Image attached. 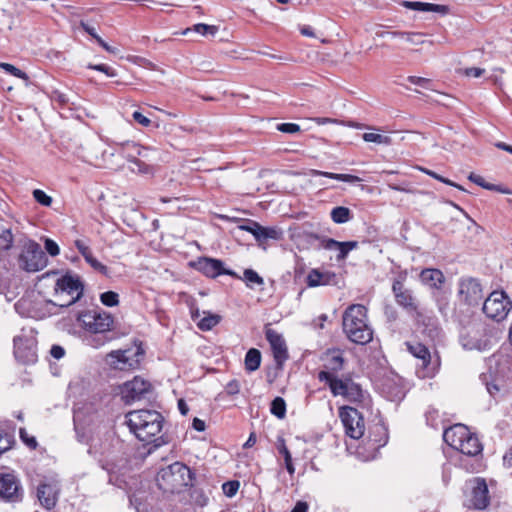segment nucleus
I'll list each match as a JSON object with an SVG mask.
<instances>
[{"instance_id":"5701e85b","label":"nucleus","mask_w":512,"mask_h":512,"mask_svg":"<svg viewBox=\"0 0 512 512\" xmlns=\"http://www.w3.org/2000/svg\"><path fill=\"white\" fill-rule=\"evenodd\" d=\"M115 151L131 163L138 156H145L144 152L146 149L133 141H127L125 143H118Z\"/></svg>"},{"instance_id":"58836bf2","label":"nucleus","mask_w":512,"mask_h":512,"mask_svg":"<svg viewBox=\"0 0 512 512\" xmlns=\"http://www.w3.org/2000/svg\"><path fill=\"white\" fill-rule=\"evenodd\" d=\"M244 280L246 281V284L248 287L253 288L255 285H263L264 280L262 277L259 276V274L252 270V269H246L244 271Z\"/></svg>"},{"instance_id":"cd10ccee","label":"nucleus","mask_w":512,"mask_h":512,"mask_svg":"<svg viewBox=\"0 0 512 512\" xmlns=\"http://www.w3.org/2000/svg\"><path fill=\"white\" fill-rule=\"evenodd\" d=\"M309 175L312 177L323 176V177H327L330 179L339 180V181L348 182V183H357V182L361 181V178L358 176H355V175L324 172V171L315 170V169L310 170Z\"/></svg>"},{"instance_id":"a18cd8bd","label":"nucleus","mask_w":512,"mask_h":512,"mask_svg":"<svg viewBox=\"0 0 512 512\" xmlns=\"http://www.w3.org/2000/svg\"><path fill=\"white\" fill-rule=\"evenodd\" d=\"M283 233L276 227H264V242L268 239L280 240Z\"/></svg>"},{"instance_id":"7ed1b4c3","label":"nucleus","mask_w":512,"mask_h":512,"mask_svg":"<svg viewBox=\"0 0 512 512\" xmlns=\"http://www.w3.org/2000/svg\"><path fill=\"white\" fill-rule=\"evenodd\" d=\"M78 321L85 330L95 335L88 339L92 347L98 348L109 341L105 333L110 331L113 325V317L110 313L93 309L80 313Z\"/></svg>"},{"instance_id":"09e8293b","label":"nucleus","mask_w":512,"mask_h":512,"mask_svg":"<svg viewBox=\"0 0 512 512\" xmlns=\"http://www.w3.org/2000/svg\"><path fill=\"white\" fill-rule=\"evenodd\" d=\"M51 99H52L53 102H56V103H58L61 106L67 105L69 103V101H70L68 96L65 93H63V92H61L59 90L52 91Z\"/></svg>"},{"instance_id":"39448f33","label":"nucleus","mask_w":512,"mask_h":512,"mask_svg":"<svg viewBox=\"0 0 512 512\" xmlns=\"http://www.w3.org/2000/svg\"><path fill=\"white\" fill-rule=\"evenodd\" d=\"M192 472L185 464L174 462L159 470L156 481L160 489L174 492L192 483Z\"/></svg>"},{"instance_id":"6ab92c4d","label":"nucleus","mask_w":512,"mask_h":512,"mask_svg":"<svg viewBox=\"0 0 512 512\" xmlns=\"http://www.w3.org/2000/svg\"><path fill=\"white\" fill-rule=\"evenodd\" d=\"M318 379L320 381L326 382L329 385L333 396H342L343 398L345 397L348 386L352 381L350 378H338L334 376L330 371H320L318 374Z\"/></svg>"},{"instance_id":"20e7f679","label":"nucleus","mask_w":512,"mask_h":512,"mask_svg":"<svg viewBox=\"0 0 512 512\" xmlns=\"http://www.w3.org/2000/svg\"><path fill=\"white\" fill-rule=\"evenodd\" d=\"M443 439L449 446L467 456H477L483 450L479 439L463 424H456L446 429Z\"/></svg>"},{"instance_id":"a19ab883","label":"nucleus","mask_w":512,"mask_h":512,"mask_svg":"<svg viewBox=\"0 0 512 512\" xmlns=\"http://www.w3.org/2000/svg\"><path fill=\"white\" fill-rule=\"evenodd\" d=\"M100 300L103 305L114 307L119 303V295L113 291H107L100 295Z\"/></svg>"},{"instance_id":"774afa93","label":"nucleus","mask_w":512,"mask_h":512,"mask_svg":"<svg viewBox=\"0 0 512 512\" xmlns=\"http://www.w3.org/2000/svg\"><path fill=\"white\" fill-rule=\"evenodd\" d=\"M307 510L308 504L306 502L299 501L296 503L291 512H307Z\"/></svg>"},{"instance_id":"4be33fe9","label":"nucleus","mask_w":512,"mask_h":512,"mask_svg":"<svg viewBox=\"0 0 512 512\" xmlns=\"http://www.w3.org/2000/svg\"><path fill=\"white\" fill-rule=\"evenodd\" d=\"M401 5L407 9L421 12H434L441 15L449 13V7L446 5L418 2V1H402Z\"/></svg>"},{"instance_id":"13d9d810","label":"nucleus","mask_w":512,"mask_h":512,"mask_svg":"<svg viewBox=\"0 0 512 512\" xmlns=\"http://www.w3.org/2000/svg\"><path fill=\"white\" fill-rule=\"evenodd\" d=\"M254 227L252 231V235L258 242H264V227L261 226L258 222L257 224H251Z\"/></svg>"},{"instance_id":"393cba45","label":"nucleus","mask_w":512,"mask_h":512,"mask_svg":"<svg viewBox=\"0 0 512 512\" xmlns=\"http://www.w3.org/2000/svg\"><path fill=\"white\" fill-rule=\"evenodd\" d=\"M423 283L433 288H440L444 283V275L438 269H424L420 274Z\"/></svg>"},{"instance_id":"f8f14e48","label":"nucleus","mask_w":512,"mask_h":512,"mask_svg":"<svg viewBox=\"0 0 512 512\" xmlns=\"http://www.w3.org/2000/svg\"><path fill=\"white\" fill-rule=\"evenodd\" d=\"M143 355L141 348L111 351L106 356L107 364L113 369L129 370L139 365Z\"/></svg>"},{"instance_id":"b1692460","label":"nucleus","mask_w":512,"mask_h":512,"mask_svg":"<svg viewBox=\"0 0 512 512\" xmlns=\"http://www.w3.org/2000/svg\"><path fill=\"white\" fill-rule=\"evenodd\" d=\"M335 274L329 271L322 272L319 269L309 271L306 282L308 287L330 285L334 282Z\"/></svg>"},{"instance_id":"2eb2a0df","label":"nucleus","mask_w":512,"mask_h":512,"mask_svg":"<svg viewBox=\"0 0 512 512\" xmlns=\"http://www.w3.org/2000/svg\"><path fill=\"white\" fill-rule=\"evenodd\" d=\"M340 418L349 437L359 439L364 435V419L357 409L343 407L340 410Z\"/></svg>"},{"instance_id":"de8ad7c7","label":"nucleus","mask_w":512,"mask_h":512,"mask_svg":"<svg viewBox=\"0 0 512 512\" xmlns=\"http://www.w3.org/2000/svg\"><path fill=\"white\" fill-rule=\"evenodd\" d=\"M14 443V439L9 434L0 433V455L9 450Z\"/></svg>"},{"instance_id":"f704fd0d","label":"nucleus","mask_w":512,"mask_h":512,"mask_svg":"<svg viewBox=\"0 0 512 512\" xmlns=\"http://www.w3.org/2000/svg\"><path fill=\"white\" fill-rule=\"evenodd\" d=\"M364 397L365 394L360 385L351 381V384H349L347 393L344 398L350 402H362Z\"/></svg>"},{"instance_id":"f257e3e1","label":"nucleus","mask_w":512,"mask_h":512,"mask_svg":"<svg viewBox=\"0 0 512 512\" xmlns=\"http://www.w3.org/2000/svg\"><path fill=\"white\" fill-rule=\"evenodd\" d=\"M164 418L155 410H135L126 414V423L130 431L142 442L155 443V447L164 442L160 436Z\"/></svg>"},{"instance_id":"3c124183","label":"nucleus","mask_w":512,"mask_h":512,"mask_svg":"<svg viewBox=\"0 0 512 512\" xmlns=\"http://www.w3.org/2000/svg\"><path fill=\"white\" fill-rule=\"evenodd\" d=\"M19 435L21 440L31 449H35L37 446V441L33 436H29L27 431L24 428H21L19 431Z\"/></svg>"},{"instance_id":"e2e57ef3","label":"nucleus","mask_w":512,"mask_h":512,"mask_svg":"<svg viewBox=\"0 0 512 512\" xmlns=\"http://www.w3.org/2000/svg\"><path fill=\"white\" fill-rule=\"evenodd\" d=\"M75 246L83 257L91 252L90 248L82 240H76Z\"/></svg>"},{"instance_id":"6e6d98bb","label":"nucleus","mask_w":512,"mask_h":512,"mask_svg":"<svg viewBox=\"0 0 512 512\" xmlns=\"http://www.w3.org/2000/svg\"><path fill=\"white\" fill-rule=\"evenodd\" d=\"M407 81H409L411 84H414V85H417V86H420L423 88H428V86L430 84L429 79L423 78V77H418V76H409L407 78Z\"/></svg>"},{"instance_id":"bb28decb","label":"nucleus","mask_w":512,"mask_h":512,"mask_svg":"<svg viewBox=\"0 0 512 512\" xmlns=\"http://www.w3.org/2000/svg\"><path fill=\"white\" fill-rule=\"evenodd\" d=\"M344 358L342 353L338 350L328 351L325 356V367L332 371L337 372L343 368Z\"/></svg>"},{"instance_id":"79ce46f5","label":"nucleus","mask_w":512,"mask_h":512,"mask_svg":"<svg viewBox=\"0 0 512 512\" xmlns=\"http://www.w3.org/2000/svg\"><path fill=\"white\" fill-rule=\"evenodd\" d=\"M32 194L35 201L38 202L39 204L45 207L51 206L52 198L49 195H47L43 190L35 189Z\"/></svg>"},{"instance_id":"a878e982","label":"nucleus","mask_w":512,"mask_h":512,"mask_svg":"<svg viewBox=\"0 0 512 512\" xmlns=\"http://www.w3.org/2000/svg\"><path fill=\"white\" fill-rule=\"evenodd\" d=\"M37 496L42 506L46 509L52 508L56 503L53 488L47 484L39 485L37 489Z\"/></svg>"},{"instance_id":"338daca9","label":"nucleus","mask_w":512,"mask_h":512,"mask_svg":"<svg viewBox=\"0 0 512 512\" xmlns=\"http://www.w3.org/2000/svg\"><path fill=\"white\" fill-rule=\"evenodd\" d=\"M192 426L196 431H199V432L204 431L205 427H206L205 422L199 418L193 419Z\"/></svg>"},{"instance_id":"aec40b11","label":"nucleus","mask_w":512,"mask_h":512,"mask_svg":"<svg viewBox=\"0 0 512 512\" xmlns=\"http://www.w3.org/2000/svg\"><path fill=\"white\" fill-rule=\"evenodd\" d=\"M197 269L202 272L204 275L215 278L219 275H234V273L230 270H226L223 267V262L218 259L213 258H201L196 263Z\"/></svg>"},{"instance_id":"f3484780","label":"nucleus","mask_w":512,"mask_h":512,"mask_svg":"<svg viewBox=\"0 0 512 512\" xmlns=\"http://www.w3.org/2000/svg\"><path fill=\"white\" fill-rule=\"evenodd\" d=\"M266 339L271 346L277 365L281 367L288 358V351L284 338L277 331L268 329L266 331Z\"/></svg>"},{"instance_id":"4c0bfd02","label":"nucleus","mask_w":512,"mask_h":512,"mask_svg":"<svg viewBox=\"0 0 512 512\" xmlns=\"http://www.w3.org/2000/svg\"><path fill=\"white\" fill-rule=\"evenodd\" d=\"M191 30H193L201 35L210 34V35L214 36L218 32V27L214 26V25H207L204 23H199V24H195L193 26V28H187L186 30L183 31L182 34L186 35Z\"/></svg>"},{"instance_id":"72a5a7b5","label":"nucleus","mask_w":512,"mask_h":512,"mask_svg":"<svg viewBox=\"0 0 512 512\" xmlns=\"http://www.w3.org/2000/svg\"><path fill=\"white\" fill-rule=\"evenodd\" d=\"M331 219L337 224H343L351 220V211L347 207L338 206L332 209Z\"/></svg>"},{"instance_id":"49530a36","label":"nucleus","mask_w":512,"mask_h":512,"mask_svg":"<svg viewBox=\"0 0 512 512\" xmlns=\"http://www.w3.org/2000/svg\"><path fill=\"white\" fill-rule=\"evenodd\" d=\"M238 481H228L222 485L223 492L228 497H233L239 489Z\"/></svg>"},{"instance_id":"dca6fc26","label":"nucleus","mask_w":512,"mask_h":512,"mask_svg":"<svg viewBox=\"0 0 512 512\" xmlns=\"http://www.w3.org/2000/svg\"><path fill=\"white\" fill-rule=\"evenodd\" d=\"M22 499V488L18 478L12 473H0V500L19 502Z\"/></svg>"},{"instance_id":"c756f323","label":"nucleus","mask_w":512,"mask_h":512,"mask_svg":"<svg viewBox=\"0 0 512 512\" xmlns=\"http://www.w3.org/2000/svg\"><path fill=\"white\" fill-rule=\"evenodd\" d=\"M261 364V353L258 349L251 348L245 355V369L248 372L256 371Z\"/></svg>"},{"instance_id":"9b49d317","label":"nucleus","mask_w":512,"mask_h":512,"mask_svg":"<svg viewBox=\"0 0 512 512\" xmlns=\"http://www.w3.org/2000/svg\"><path fill=\"white\" fill-rule=\"evenodd\" d=\"M457 299L467 307H477L483 299V289L478 279L462 277L457 284Z\"/></svg>"},{"instance_id":"864d4df0","label":"nucleus","mask_w":512,"mask_h":512,"mask_svg":"<svg viewBox=\"0 0 512 512\" xmlns=\"http://www.w3.org/2000/svg\"><path fill=\"white\" fill-rule=\"evenodd\" d=\"M277 129L283 133L293 134L300 131V126L294 123H281Z\"/></svg>"},{"instance_id":"603ef678","label":"nucleus","mask_w":512,"mask_h":512,"mask_svg":"<svg viewBox=\"0 0 512 512\" xmlns=\"http://www.w3.org/2000/svg\"><path fill=\"white\" fill-rule=\"evenodd\" d=\"M240 392V383L238 380L233 379L225 386V393L230 396L237 395Z\"/></svg>"},{"instance_id":"e433bc0d","label":"nucleus","mask_w":512,"mask_h":512,"mask_svg":"<svg viewBox=\"0 0 512 512\" xmlns=\"http://www.w3.org/2000/svg\"><path fill=\"white\" fill-rule=\"evenodd\" d=\"M362 138L365 142H372L379 145H390L392 143V139L390 136L376 132L364 133Z\"/></svg>"},{"instance_id":"bf43d9fd","label":"nucleus","mask_w":512,"mask_h":512,"mask_svg":"<svg viewBox=\"0 0 512 512\" xmlns=\"http://www.w3.org/2000/svg\"><path fill=\"white\" fill-rule=\"evenodd\" d=\"M94 270L98 271L99 273L103 275L108 274V268L104 264H102L100 261H98L96 258L89 264Z\"/></svg>"},{"instance_id":"5fc2aeb1","label":"nucleus","mask_w":512,"mask_h":512,"mask_svg":"<svg viewBox=\"0 0 512 512\" xmlns=\"http://www.w3.org/2000/svg\"><path fill=\"white\" fill-rule=\"evenodd\" d=\"M132 118L135 122H137L138 124H140L143 127H148L151 124L150 119L148 117H146L145 115H143L139 111H134L132 113Z\"/></svg>"},{"instance_id":"8fccbe9b","label":"nucleus","mask_w":512,"mask_h":512,"mask_svg":"<svg viewBox=\"0 0 512 512\" xmlns=\"http://www.w3.org/2000/svg\"><path fill=\"white\" fill-rule=\"evenodd\" d=\"M44 245H45V250L49 255H51L52 257L59 255L60 249H59L58 244L54 240H52L50 238H46Z\"/></svg>"},{"instance_id":"473e14b6","label":"nucleus","mask_w":512,"mask_h":512,"mask_svg":"<svg viewBox=\"0 0 512 512\" xmlns=\"http://www.w3.org/2000/svg\"><path fill=\"white\" fill-rule=\"evenodd\" d=\"M14 236L10 228L0 226V253L12 248Z\"/></svg>"},{"instance_id":"2f4dec72","label":"nucleus","mask_w":512,"mask_h":512,"mask_svg":"<svg viewBox=\"0 0 512 512\" xmlns=\"http://www.w3.org/2000/svg\"><path fill=\"white\" fill-rule=\"evenodd\" d=\"M220 320L221 318L219 315L203 311V317L197 322V326L202 331H208L215 327Z\"/></svg>"},{"instance_id":"052dcab7","label":"nucleus","mask_w":512,"mask_h":512,"mask_svg":"<svg viewBox=\"0 0 512 512\" xmlns=\"http://www.w3.org/2000/svg\"><path fill=\"white\" fill-rule=\"evenodd\" d=\"M50 354L53 358L59 360L65 355V350L59 345H53L50 350Z\"/></svg>"},{"instance_id":"f03ea898","label":"nucleus","mask_w":512,"mask_h":512,"mask_svg":"<svg viewBox=\"0 0 512 512\" xmlns=\"http://www.w3.org/2000/svg\"><path fill=\"white\" fill-rule=\"evenodd\" d=\"M342 325L346 337L355 344L365 345L373 339L367 309L361 304H352L345 310Z\"/></svg>"},{"instance_id":"ea45409f","label":"nucleus","mask_w":512,"mask_h":512,"mask_svg":"<svg viewBox=\"0 0 512 512\" xmlns=\"http://www.w3.org/2000/svg\"><path fill=\"white\" fill-rule=\"evenodd\" d=\"M271 413L278 418H283L286 413V403L283 398L276 397L271 403Z\"/></svg>"},{"instance_id":"4d7b16f0","label":"nucleus","mask_w":512,"mask_h":512,"mask_svg":"<svg viewBox=\"0 0 512 512\" xmlns=\"http://www.w3.org/2000/svg\"><path fill=\"white\" fill-rule=\"evenodd\" d=\"M277 448L279 453L283 455L285 462L292 459L291 454L283 438H279Z\"/></svg>"},{"instance_id":"c9c22d12","label":"nucleus","mask_w":512,"mask_h":512,"mask_svg":"<svg viewBox=\"0 0 512 512\" xmlns=\"http://www.w3.org/2000/svg\"><path fill=\"white\" fill-rule=\"evenodd\" d=\"M130 171L139 175L151 176L154 168L151 165L139 160L138 158L131 162Z\"/></svg>"},{"instance_id":"0e129e2a","label":"nucleus","mask_w":512,"mask_h":512,"mask_svg":"<svg viewBox=\"0 0 512 512\" xmlns=\"http://www.w3.org/2000/svg\"><path fill=\"white\" fill-rule=\"evenodd\" d=\"M97 42L107 52L112 53V54H117L118 53V49L117 48L108 45L101 37H97Z\"/></svg>"},{"instance_id":"412c9836","label":"nucleus","mask_w":512,"mask_h":512,"mask_svg":"<svg viewBox=\"0 0 512 512\" xmlns=\"http://www.w3.org/2000/svg\"><path fill=\"white\" fill-rule=\"evenodd\" d=\"M392 290L395 295L396 302L400 306L409 310H416L417 306L412 292L405 289L401 281L395 280L393 282Z\"/></svg>"},{"instance_id":"69168bd1","label":"nucleus","mask_w":512,"mask_h":512,"mask_svg":"<svg viewBox=\"0 0 512 512\" xmlns=\"http://www.w3.org/2000/svg\"><path fill=\"white\" fill-rule=\"evenodd\" d=\"M81 26L82 28L89 34L91 35L96 41H97V37H100L97 33H96V30L94 27L90 26L89 24L85 23V22H81Z\"/></svg>"},{"instance_id":"1a4fd4ad","label":"nucleus","mask_w":512,"mask_h":512,"mask_svg":"<svg viewBox=\"0 0 512 512\" xmlns=\"http://www.w3.org/2000/svg\"><path fill=\"white\" fill-rule=\"evenodd\" d=\"M14 355L23 364L37 361V339L32 329H23L21 334L14 338Z\"/></svg>"},{"instance_id":"c85d7f7f","label":"nucleus","mask_w":512,"mask_h":512,"mask_svg":"<svg viewBox=\"0 0 512 512\" xmlns=\"http://www.w3.org/2000/svg\"><path fill=\"white\" fill-rule=\"evenodd\" d=\"M393 38H400L411 45H421L425 42L424 34L420 32L392 31L389 33Z\"/></svg>"},{"instance_id":"9d476101","label":"nucleus","mask_w":512,"mask_h":512,"mask_svg":"<svg viewBox=\"0 0 512 512\" xmlns=\"http://www.w3.org/2000/svg\"><path fill=\"white\" fill-rule=\"evenodd\" d=\"M511 309L512 302L504 291L491 292L482 307L484 314L496 322L504 320Z\"/></svg>"},{"instance_id":"7c9ffc66","label":"nucleus","mask_w":512,"mask_h":512,"mask_svg":"<svg viewBox=\"0 0 512 512\" xmlns=\"http://www.w3.org/2000/svg\"><path fill=\"white\" fill-rule=\"evenodd\" d=\"M468 179L475 183L476 185L486 189V190H490V191H498V192H501L503 194H510V191L508 189H504L502 188L501 186H498V185H495V184H491V183H488L485 181V179L480 176V175H477L475 173H470V175L468 176Z\"/></svg>"},{"instance_id":"4468645a","label":"nucleus","mask_w":512,"mask_h":512,"mask_svg":"<svg viewBox=\"0 0 512 512\" xmlns=\"http://www.w3.org/2000/svg\"><path fill=\"white\" fill-rule=\"evenodd\" d=\"M470 491L466 496L465 506L482 510L489 504L488 487L484 479L475 478L469 483Z\"/></svg>"},{"instance_id":"6e6552de","label":"nucleus","mask_w":512,"mask_h":512,"mask_svg":"<svg viewBox=\"0 0 512 512\" xmlns=\"http://www.w3.org/2000/svg\"><path fill=\"white\" fill-rule=\"evenodd\" d=\"M47 257L41 246L34 240H27L18 257L19 267L29 273L38 272L47 266Z\"/></svg>"},{"instance_id":"a211bd4d","label":"nucleus","mask_w":512,"mask_h":512,"mask_svg":"<svg viewBox=\"0 0 512 512\" xmlns=\"http://www.w3.org/2000/svg\"><path fill=\"white\" fill-rule=\"evenodd\" d=\"M311 238L319 240V247L326 250H337L338 255L337 259H344L348 255L350 251L357 247V242L348 241V242H339L331 238H321L317 235H310Z\"/></svg>"},{"instance_id":"0eeeda50","label":"nucleus","mask_w":512,"mask_h":512,"mask_svg":"<svg viewBox=\"0 0 512 512\" xmlns=\"http://www.w3.org/2000/svg\"><path fill=\"white\" fill-rule=\"evenodd\" d=\"M407 349L420 361L417 365V375L423 379L434 377L440 367L439 356L437 354L431 355L428 348L420 342L407 343Z\"/></svg>"},{"instance_id":"37998d69","label":"nucleus","mask_w":512,"mask_h":512,"mask_svg":"<svg viewBox=\"0 0 512 512\" xmlns=\"http://www.w3.org/2000/svg\"><path fill=\"white\" fill-rule=\"evenodd\" d=\"M0 67L2 69H4L6 72H8L9 74H11V75H13L15 77H18L20 79H23L25 81H28L27 74L25 72H23L22 70L18 69L17 67L13 66L12 64L1 63Z\"/></svg>"},{"instance_id":"423d86ee","label":"nucleus","mask_w":512,"mask_h":512,"mask_svg":"<svg viewBox=\"0 0 512 512\" xmlns=\"http://www.w3.org/2000/svg\"><path fill=\"white\" fill-rule=\"evenodd\" d=\"M83 290L79 276L67 273L56 281L53 304L68 307L82 297Z\"/></svg>"},{"instance_id":"c03bdc74","label":"nucleus","mask_w":512,"mask_h":512,"mask_svg":"<svg viewBox=\"0 0 512 512\" xmlns=\"http://www.w3.org/2000/svg\"><path fill=\"white\" fill-rule=\"evenodd\" d=\"M459 73L468 78H480L485 74V69L479 67L463 68L459 70Z\"/></svg>"},{"instance_id":"680f3d73","label":"nucleus","mask_w":512,"mask_h":512,"mask_svg":"<svg viewBox=\"0 0 512 512\" xmlns=\"http://www.w3.org/2000/svg\"><path fill=\"white\" fill-rule=\"evenodd\" d=\"M85 413L82 408L78 407L74 410V424L77 428L84 421Z\"/></svg>"},{"instance_id":"ddd939ff","label":"nucleus","mask_w":512,"mask_h":512,"mask_svg":"<svg viewBox=\"0 0 512 512\" xmlns=\"http://www.w3.org/2000/svg\"><path fill=\"white\" fill-rule=\"evenodd\" d=\"M151 383L140 376L126 381L120 386V395L126 404L139 401L151 391Z\"/></svg>"}]
</instances>
